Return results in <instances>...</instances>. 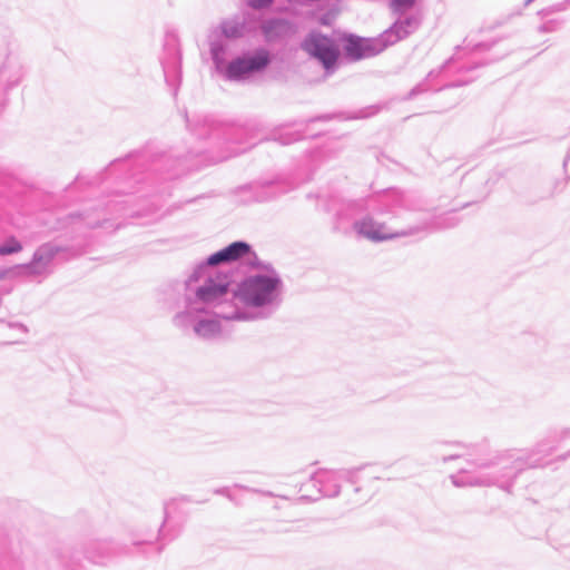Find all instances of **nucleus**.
<instances>
[{
    "label": "nucleus",
    "instance_id": "nucleus-1",
    "mask_svg": "<svg viewBox=\"0 0 570 570\" xmlns=\"http://www.w3.org/2000/svg\"><path fill=\"white\" fill-rule=\"evenodd\" d=\"M279 279L274 276H254L244 283V293L254 305H262L272 298Z\"/></svg>",
    "mask_w": 570,
    "mask_h": 570
},
{
    "label": "nucleus",
    "instance_id": "nucleus-2",
    "mask_svg": "<svg viewBox=\"0 0 570 570\" xmlns=\"http://www.w3.org/2000/svg\"><path fill=\"white\" fill-rule=\"evenodd\" d=\"M303 49L317 58L326 69L335 65L338 51L332 40L325 36L312 33L303 42Z\"/></svg>",
    "mask_w": 570,
    "mask_h": 570
},
{
    "label": "nucleus",
    "instance_id": "nucleus-3",
    "mask_svg": "<svg viewBox=\"0 0 570 570\" xmlns=\"http://www.w3.org/2000/svg\"><path fill=\"white\" fill-rule=\"evenodd\" d=\"M268 63V53L261 51L253 57L242 58L233 61L227 69L230 78H237L245 73L259 70Z\"/></svg>",
    "mask_w": 570,
    "mask_h": 570
},
{
    "label": "nucleus",
    "instance_id": "nucleus-4",
    "mask_svg": "<svg viewBox=\"0 0 570 570\" xmlns=\"http://www.w3.org/2000/svg\"><path fill=\"white\" fill-rule=\"evenodd\" d=\"M250 253V246L245 242H234L222 250L208 257V265L235 262Z\"/></svg>",
    "mask_w": 570,
    "mask_h": 570
},
{
    "label": "nucleus",
    "instance_id": "nucleus-5",
    "mask_svg": "<svg viewBox=\"0 0 570 570\" xmlns=\"http://www.w3.org/2000/svg\"><path fill=\"white\" fill-rule=\"evenodd\" d=\"M227 293L226 284L208 283L198 288L197 295L200 299L209 302L216 299Z\"/></svg>",
    "mask_w": 570,
    "mask_h": 570
},
{
    "label": "nucleus",
    "instance_id": "nucleus-6",
    "mask_svg": "<svg viewBox=\"0 0 570 570\" xmlns=\"http://www.w3.org/2000/svg\"><path fill=\"white\" fill-rule=\"evenodd\" d=\"M344 41L347 56L353 59L362 58L364 50V40L362 38L350 35L344 38Z\"/></svg>",
    "mask_w": 570,
    "mask_h": 570
},
{
    "label": "nucleus",
    "instance_id": "nucleus-7",
    "mask_svg": "<svg viewBox=\"0 0 570 570\" xmlns=\"http://www.w3.org/2000/svg\"><path fill=\"white\" fill-rule=\"evenodd\" d=\"M196 333L203 337H210L219 333V324L215 321H202L195 327Z\"/></svg>",
    "mask_w": 570,
    "mask_h": 570
},
{
    "label": "nucleus",
    "instance_id": "nucleus-8",
    "mask_svg": "<svg viewBox=\"0 0 570 570\" xmlns=\"http://www.w3.org/2000/svg\"><path fill=\"white\" fill-rule=\"evenodd\" d=\"M22 249L21 244L16 238H10L0 245V255L18 253Z\"/></svg>",
    "mask_w": 570,
    "mask_h": 570
},
{
    "label": "nucleus",
    "instance_id": "nucleus-9",
    "mask_svg": "<svg viewBox=\"0 0 570 570\" xmlns=\"http://www.w3.org/2000/svg\"><path fill=\"white\" fill-rule=\"evenodd\" d=\"M413 0H393L392 6L395 10H405L413 6Z\"/></svg>",
    "mask_w": 570,
    "mask_h": 570
},
{
    "label": "nucleus",
    "instance_id": "nucleus-10",
    "mask_svg": "<svg viewBox=\"0 0 570 570\" xmlns=\"http://www.w3.org/2000/svg\"><path fill=\"white\" fill-rule=\"evenodd\" d=\"M273 0H248L250 7L259 9L272 3Z\"/></svg>",
    "mask_w": 570,
    "mask_h": 570
},
{
    "label": "nucleus",
    "instance_id": "nucleus-11",
    "mask_svg": "<svg viewBox=\"0 0 570 570\" xmlns=\"http://www.w3.org/2000/svg\"><path fill=\"white\" fill-rule=\"evenodd\" d=\"M366 237L372 239V240H383V239H386L385 236H382L380 235L377 232H368L366 233Z\"/></svg>",
    "mask_w": 570,
    "mask_h": 570
},
{
    "label": "nucleus",
    "instance_id": "nucleus-12",
    "mask_svg": "<svg viewBox=\"0 0 570 570\" xmlns=\"http://www.w3.org/2000/svg\"><path fill=\"white\" fill-rule=\"evenodd\" d=\"M4 277V273L0 274V278Z\"/></svg>",
    "mask_w": 570,
    "mask_h": 570
}]
</instances>
